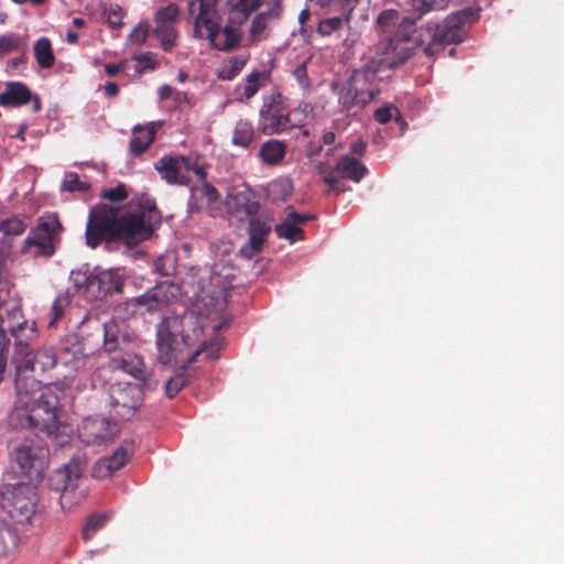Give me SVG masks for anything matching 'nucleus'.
I'll list each match as a JSON object with an SVG mask.
<instances>
[{"label":"nucleus","instance_id":"f257e3e1","mask_svg":"<svg viewBox=\"0 0 564 564\" xmlns=\"http://www.w3.org/2000/svg\"><path fill=\"white\" fill-rule=\"evenodd\" d=\"M477 19L471 9L459 10L449 14L441 23L429 22L415 31V43L423 47L426 56H434L445 45L460 43L465 40V24Z\"/></svg>","mask_w":564,"mask_h":564},{"label":"nucleus","instance_id":"f03ea898","mask_svg":"<svg viewBox=\"0 0 564 564\" xmlns=\"http://www.w3.org/2000/svg\"><path fill=\"white\" fill-rule=\"evenodd\" d=\"M379 72L373 63L367 62L362 67L354 70L345 83H333L332 89L337 95L343 110L348 115H356L379 95Z\"/></svg>","mask_w":564,"mask_h":564},{"label":"nucleus","instance_id":"7ed1b4c3","mask_svg":"<svg viewBox=\"0 0 564 564\" xmlns=\"http://www.w3.org/2000/svg\"><path fill=\"white\" fill-rule=\"evenodd\" d=\"M12 365L14 366V383H26L30 391H41L42 381L37 376L58 365V357L52 348L34 350L28 341L15 340Z\"/></svg>","mask_w":564,"mask_h":564},{"label":"nucleus","instance_id":"20e7f679","mask_svg":"<svg viewBox=\"0 0 564 564\" xmlns=\"http://www.w3.org/2000/svg\"><path fill=\"white\" fill-rule=\"evenodd\" d=\"M202 336L203 327L194 316L184 317L183 322L178 317L163 318L156 330V346L161 361L164 364L171 361L174 351H182V345L185 348L194 347Z\"/></svg>","mask_w":564,"mask_h":564},{"label":"nucleus","instance_id":"39448f33","mask_svg":"<svg viewBox=\"0 0 564 564\" xmlns=\"http://www.w3.org/2000/svg\"><path fill=\"white\" fill-rule=\"evenodd\" d=\"M161 224V214L154 203L140 204L118 214L117 240L130 248L149 239Z\"/></svg>","mask_w":564,"mask_h":564},{"label":"nucleus","instance_id":"423d86ee","mask_svg":"<svg viewBox=\"0 0 564 564\" xmlns=\"http://www.w3.org/2000/svg\"><path fill=\"white\" fill-rule=\"evenodd\" d=\"M26 328L31 335H34V324L31 326L28 325L19 302L11 299L8 291L0 290V383L4 379L8 364L9 341L6 338V334L9 333L15 337L17 340H22L20 338L21 334Z\"/></svg>","mask_w":564,"mask_h":564},{"label":"nucleus","instance_id":"0eeeda50","mask_svg":"<svg viewBox=\"0 0 564 564\" xmlns=\"http://www.w3.org/2000/svg\"><path fill=\"white\" fill-rule=\"evenodd\" d=\"M0 505L18 523H26L35 513L34 488L29 484H7L0 488Z\"/></svg>","mask_w":564,"mask_h":564},{"label":"nucleus","instance_id":"6e6552de","mask_svg":"<svg viewBox=\"0 0 564 564\" xmlns=\"http://www.w3.org/2000/svg\"><path fill=\"white\" fill-rule=\"evenodd\" d=\"M117 227L118 209L106 204L96 205L89 212L86 226L87 246L95 249L104 240H117Z\"/></svg>","mask_w":564,"mask_h":564},{"label":"nucleus","instance_id":"1a4fd4ad","mask_svg":"<svg viewBox=\"0 0 564 564\" xmlns=\"http://www.w3.org/2000/svg\"><path fill=\"white\" fill-rule=\"evenodd\" d=\"M63 226L55 215L41 216L35 227L31 228L24 239L21 252L26 253L30 247L36 248V254L52 257L59 241V232Z\"/></svg>","mask_w":564,"mask_h":564},{"label":"nucleus","instance_id":"9d476101","mask_svg":"<svg viewBox=\"0 0 564 564\" xmlns=\"http://www.w3.org/2000/svg\"><path fill=\"white\" fill-rule=\"evenodd\" d=\"M412 54L413 48L410 45L409 37L393 36L379 41L376 45L375 56L368 62L373 63L375 68L380 73L400 67Z\"/></svg>","mask_w":564,"mask_h":564},{"label":"nucleus","instance_id":"9b49d317","mask_svg":"<svg viewBox=\"0 0 564 564\" xmlns=\"http://www.w3.org/2000/svg\"><path fill=\"white\" fill-rule=\"evenodd\" d=\"M289 102L280 91L273 90L269 96L264 97L263 105L260 109V117L264 121L263 133H280L289 127Z\"/></svg>","mask_w":564,"mask_h":564},{"label":"nucleus","instance_id":"f8f14e48","mask_svg":"<svg viewBox=\"0 0 564 564\" xmlns=\"http://www.w3.org/2000/svg\"><path fill=\"white\" fill-rule=\"evenodd\" d=\"M143 403V390L140 384L117 382L109 388V404L121 419H130Z\"/></svg>","mask_w":564,"mask_h":564},{"label":"nucleus","instance_id":"ddd939ff","mask_svg":"<svg viewBox=\"0 0 564 564\" xmlns=\"http://www.w3.org/2000/svg\"><path fill=\"white\" fill-rule=\"evenodd\" d=\"M48 449L40 437H25L12 452L11 457L21 471L30 475L32 470L40 474L43 469Z\"/></svg>","mask_w":564,"mask_h":564},{"label":"nucleus","instance_id":"4468645a","mask_svg":"<svg viewBox=\"0 0 564 564\" xmlns=\"http://www.w3.org/2000/svg\"><path fill=\"white\" fill-rule=\"evenodd\" d=\"M58 405L57 395L48 388H42L41 392L35 394V398L31 400L35 430L51 434L57 429Z\"/></svg>","mask_w":564,"mask_h":564},{"label":"nucleus","instance_id":"2eb2a0df","mask_svg":"<svg viewBox=\"0 0 564 564\" xmlns=\"http://www.w3.org/2000/svg\"><path fill=\"white\" fill-rule=\"evenodd\" d=\"M82 469L78 463L70 462L63 468L55 469L48 477L51 490L59 492V502L63 509L75 503L72 495L77 489Z\"/></svg>","mask_w":564,"mask_h":564},{"label":"nucleus","instance_id":"dca6fc26","mask_svg":"<svg viewBox=\"0 0 564 564\" xmlns=\"http://www.w3.org/2000/svg\"><path fill=\"white\" fill-rule=\"evenodd\" d=\"M86 283V293L93 299H104L112 293H121L124 286L120 269H110L97 274L82 275Z\"/></svg>","mask_w":564,"mask_h":564},{"label":"nucleus","instance_id":"f3484780","mask_svg":"<svg viewBox=\"0 0 564 564\" xmlns=\"http://www.w3.org/2000/svg\"><path fill=\"white\" fill-rule=\"evenodd\" d=\"M118 432L117 424L104 416L86 417L78 427V437L86 445H102L112 441Z\"/></svg>","mask_w":564,"mask_h":564},{"label":"nucleus","instance_id":"a211bd4d","mask_svg":"<svg viewBox=\"0 0 564 564\" xmlns=\"http://www.w3.org/2000/svg\"><path fill=\"white\" fill-rule=\"evenodd\" d=\"M134 452V441L124 440L110 456L101 457L94 464L91 476L100 480L110 478L130 460Z\"/></svg>","mask_w":564,"mask_h":564},{"label":"nucleus","instance_id":"6ab92c4d","mask_svg":"<svg viewBox=\"0 0 564 564\" xmlns=\"http://www.w3.org/2000/svg\"><path fill=\"white\" fill-rule=\"evenodd\" d=\"M17 391L15 405L10 413V425L13 429H35L34 417L32 415L31 400L40 391H30L26 383L19 381L14 383Z\"/></svg>","mask_w":564,"mask_h":564},{"label":"nucleus","instance_id":"aec40b11","mask_svg":"<svg viewBox=\"0 0 564 564\" xmlns=\"http://www.w3.org/2000/svg\"><path fill=\"white\" fill-rule=\"evenodd\" d=\"M189 164L191 156L163 155L154 163V167L167 184L188 185L191 182L188 175Z\"/></svg>","mask_w":564,"mask_h":564},{"label":"nucleus","instance_id":"412c9836","mask_svg":"<svg viewBox=\"0 0 564 564\" xmlns=\"http://www.w3.org/2000/svg\"><path fill=\"white\" fill-rule=\"evenodd\" d=\"M225 206L227 213L239 220L253 217L260 208L254 193L249 188H234L228 193Z\"/></svg>","mask_w":564,"mask_h":564},{"label":"nucleus","instance_id":"4be33fe9","mask_svg":"<svg viewBox=\"0 0 564 564\" xmlns=\"http://www.w3.org/2000/svg\"><path fill=\"white\" fill-rule=\"evenodd\" d=\"M133 333L124 321L111 319L104 324V348L109 354H120L130 348Z\"/></svg>","mask_w":564,"mask_h":564},{"label":"nucleus","instance_id":"5701e85b","mask_svg":"<svg viewBox=\"0 0 564 564\" xmlns=\"http://www.w3.org/2000/svg\"><path fill=\"white\" fill-rule=\"evenodd\" d=\"M177 288L173 283H159L144 294L132 300L134 305L144 306L148 312L156 311L170 302V295L175 296Z\"/></svg>","mask_w":564,"mask_h":564},{"label":"nucleus","instance_id":"b1692460","mask_svg":"<svg viewBox=\"0 0 564 564\" xmlns=\"http://www.w3.org/2000/svg\"><path fill=\"white\" fill-rule=\"evenodd\" d=\"M110 364L113 369L122 370L137 380L145 381L147 379V369L143 359L139 355L130 351V349L115 354L111 357Z\"/></svg>","mask_w":564,"mask_h":564},{"label":"nucleus","instance_id":"393cba45","mask_svg":"<svg viewBox=\"0 0 564 564\" xmlns=\"http://www.w3.org/2000/svg\"><path fill=\"white\" fill-rule=\"evenodd\" d=\"M161 121H151L145 126L137 124L132 129V138L129 150L134 156L143 154L155 140L158 130L162 127Z\"/></svg>","mask_w":564,"mask_h":564},{"label":"nucleus","instance_id":"a878e982","mask_svg":"<svg viewBox=\"0 0 564 564\" xmlns=\"http://www.w3.org/2000/svg\"><path fill=\"white\" fill-rule=\"evenodd\" d=\"M32 99L31 89L21 82H8L6 89L0 94L1 107H20L30 102Z\"/></svg>","mask_w":564,"mask_h":564},{"label":"nucleus","instance_id":"bb28decb","mask_svg":"<svg viewBox=\"0 0 564 564\" xmlns=\"http://www.w3.org/2000/svg\"><path fill=\"white\" fill-rule=\"evenodd\" d=\"M334 172L339 174L341 178L359 183L368 174V169L358 159L341 155L336 162Z\"/></svg>","mask_w":564,"mask_h":564},{"label":"nucleus","instance_id":"cd10ccee","mask_svg":"<svg viewBox=\"0 0 564 564\" xmlns=\"http://www.w3.org/2000/svg\"><path fill=\"white\" fill-rule=\"evenodd\" d=\"M412 17L402 19L401 28L406 29L421 20L425 14L434 10H442L447 7L449 0H409Z\"/></svg>","mask_w":564,"mask_h":564},{"label":"nucleus","instance_id":"c85d7f7f","mask_svg":"<svg viewBox=\"0 0 564 564\" xmlns=\"http://www.w3.org/2000/svg\"><path fill=\"white\" fill-rule=\"evenodd\" d=\"M58 365L77 371L85 364L86 355L79 341L63 345L56 352Z\"/></svg>","mask_w":564,"mask_h":564},{"label":"nucleus","instance_id":"c756f323","mask_svg":"<svg viewBox=\"0 0 564 564\" xmlns=\"http://www.w3.org/2000/svg\"><path fill=\"white\" fill-rule=\"evenodd\" d=\"M241 34L239 30L227 24L224 29H219L216 34L209 40L212 46L219 51H231L240 44Z\"/></svg>","mask_w":564,"mask_h":564},{"label":"nucleus","instance_id":"7c9ffc66","mask_svg":"<svg viewBox=\"0 0 564 564\" xmlns=\"http://www.w3.org/2000/svg\"><path fill=\"white\" fill-rule=\"evenodd\" d=\"M198 9L199 13L195 19V35L209 41L220 29V25L213 17L207 14V6L204 1L198 2Z\"/></svg>","mask_w":564,"mask_h":564},{"label":"nucleus","instance_id":"2f4dec72","mask_svg":"<svg viewBox=\"0 0 564 564\" xmlns=\"http://www.w3.org/2000/svg\"><path fill=\"white\" fill-rule=\"evenodd\" d=\"M286 150L288 145L284 141L270 139L261 145L259 155L264 164L278 165L283 161Z\"/></svg>","mask_w":564,"mask_h":564},{"label":"nucleus","instance_id":"473e14b6","mask_svg":"<svg viewBox=\"0 0 564 564\" xmlns=\"http://www.w3.org/2000/svg\"><path fill=\"white\" fill-rule=\"evenodd\" d=\"M281 6L280 0L273 1V7L269 11L260 12L257 14L250 25V36L254 40H263L267 37V18L280 15Z\"/></svg>","mask_w":564,"mask_h":564},{"label":"nucleus","instance_id":"72a5a7b5","mask_svg":"<svg viewBox=\"0 0 564 564\" xmlns=\"http://www.w3.org/2000/svg\"><path fill=\"white\" fill-rule=\"evenodd\" d=\"M153 34L164 52H171L177 45L178 32L175 24L155 23Z\"/></svg>","mask_w":564,"mask_h":564},{"label":"nucleus","instance_id":"f704fd0d","mask_svg":"<svg viewBox=\"0 0 564 564\" xmlns=\"http://www.w3.org/2000/svg\"><path fill=\"white\" fill-rule=\"evenodd\" d=\"M293 183L288 177L272 181L267 188V195L273 203L285 202L293 193Z\"/></svg>","mask_w":564,"mask_h":564},{"label":"nucleus","instance_id":"c9c22d12","mask_svg":"<svg viewBox=\"0 0 564 564\" xmlns=\"http://www.w3.org/2000/svg\"><path fill=\"white\" fill-rule=\"evenodd\" d=\"M34 55L41 68H51L55 64L52 43L47 37H41L35 42Z\"/></svg>","mask_w":564,"mask_h":564},{"label":"nucleus","instance_id":"e433bc0d","mask_svg":"<svg viewBox=\"0 0 564 564\" xmlns=\"http://www.w3.org/2000/svg\"><path fill=\"white\" fill-rule=\"evenodd\" d=\"M28 219L26 215H13L6 219H0V231L4 236H20L28 228Z\"/></svg>","mask_w":564,"mask_h":564},{"label":"nucleus","instance_id":"4c0bfd02","mask_svg":"<svg viewBox=\"0 0 564 564\" xmlns=\"http://www.w3.org/2000/svg\"><path fill=\"white\" fill-rule=\"evenodd\" d=\"M263 0H238L230 11V20L237 21L239 24L243 23L249 15L256 11Z\"/></svg>","mask_w":564,"mask_h":564},{"label":"nucleus","instance_id":"58836bf2","mask_svg":"<svg viewBox=\"0 0 564 564\" xmlns=\"http://www.w3.org/2000/svg\"><path fill=\"white\" fill-rule=\"evenodd\" d=\"M254 131L250 121L239 120L232 134V144L247 149L253 141Z\"/></svg>","mask_w":564,"mask_h":564},{"label":"nucleus","instance_id":"ea45409f","mask_svg":"<svg viewBox=\"0 0 564 564\" xmlns=\"http://www.w3.org/2000/svg\"><path fill=\"white\" fill-rule=\"evenodd\" d=\"M274 231L279 238L286 239L290 242L304 239L303 229H301L299 226H295L294 223L288 220L286 218L284 221L275 226Z\"/></svg>","mask_w":564,"mask_h":564},{"label":"nucleus","instance_id":"a19ab883","mask_svg":"<svg viewBox=\"0 0 564 564\" xmlns=\"http://www.w3.org/2000/svg\"><path fill=\"white\" fill-rule=\"evenodd\" d=\"M249 225V240L256 246H263L267 236L270 234L271 227L260 219L251 217Z\"/></svg>","mask_w":564,"mask_h":564},{"label":"nucleus","instance_id":"79ce46f5","mask_svg":"<svg viewBox=\"0 0 564 564\" xmlns=\"http://www.w3.org/2000/svg\"><path fill=\"white\" fill-rule=\"evenodd\" d=\"M221 349L220 344L217 340L214 341H205L203 340L199 346L195 349L192 356L188 358L187 362L193 364L197 360V357L202 354H205L206 359H216L219 357V351Z\"/></svg>","mask_w":564,"mask_h":564},{"label":"nucleus","instance_id":"37998d69","mask_svg":"<svg viewBox=\"0 0 564 564\" xmlns=\"http://www.w3.org/2000/svg\"><path fill=\"white\" fill-rule=\"evenodd\" d=\"M401 23L400 13L395 9L382 10L377 17V24L383 32L391 31L398 24L401 26Z\"/></svg>","mask_w":564,"mask_h":564},{"label":"nucleus","instance_id":"c03bdc74","mask_svg":"<svg viewBox=\"0 0 564 564\" xmlns=\"http://www.w3.org/2000/svg\"><path fill=\"white\" fill-rule=\"evenodd\" d=\"M246 65V58L234 56L228 61V65H224L218 72V77L224 80H232L241 72Z\"/></svg>","mask_w":564,"mask_h":564},{"label":"nucleus","instance_id":"a18cd8bd","mask_svg":"<svg viewBox=\"0 0 564 564\" xmlns=\"http://www.w3.org/2000/svg\"><path fill=\"white\" fill-rule=\"evenodd\" d=\"M155 271L162 276H171L176 272V258L166 253L160 256L154 262Z\"/></svg>","mask_w":564,"mask_h":564},{"label":"nucleus","instance_id":"49530a36","mask_svg":"<svg viewBox=\"0 0 564 564\" xmlns=\"http://www.w3.org/2000/svg\"><path fill=\"white\" fill-rule=\"evenodd\" d=\"M108 520V514L107 513H101V514H91L88 520H87V523L85 525V528L83 529V532H82V535H83V539L85 541H88L91 539V536L99 530L101 529L106 522Z\"/></svg>","mask_w":564,"mask_h":564},{"label":"nucleus","instance_id":"de8ad7c7","mask_svg":"<svg viewBox=\"0 0 564 564\" xmlns=\"http://www.w3.org/2000/svg\"><path fill=\"white\" fill-rule=\"evenodd\" d=\"M90 188L89 183L83 182L75 172H67L64 176L62 191L66 192H87Z\"/></svg>","mask_w":564,"mask_h":564},{"label":"nucleus","instance_id":"09e8293b","mask_svg":"<svg viewBox=\"0 0 564 564\" xmlns=\"http://www.w3.org/2000/svg\"><path fill=\"white\" fill-rule=\"evenodd\" d=\"M15 540V532L8 524L0 521V557L8 554Z\"/></svg>","mask_w":564,"mask_h":564},{"label":"nucleus","instance_id":"8fccbe9b","mask_svg":"<svg viewBox=\"0 0 564 564\" xmlns=\"http://www.w3.org/2000/svg\"><path fill=\"white\" fill-rule=\"evenodd\" d=\"M180 17L178 7L174 3H170L169 6L159 9L155 12L154 22L155 23H167V24H176Z\"/></svg>","mask_w":564,"mask_h":564},{"label":"nucleus","instance_id":"3c124183","mask_svg":"<svg viewBox=\"0 0 564 564\" xmlns=\"http://www.w3.org/2000/svg\"><path fill=\"white\" fill-rule=\"evenodd\" d=\"M188 382V378L183 371L171 377L165 383L166 397L173 399Z\"/></svg>","mask_w":564,"mask_h":564},{"label":"nucleus","instance_id":"603ef678","mask_svg":"<svg viewBox=\"0 0 564 564\" xmlns=\"http://www.w3.org/2000/svg\"><path fill=\"white\" fill-rule=\"evenodd\" d=\"M104 13L109 28L112 30H119L122 28L124 11L119 4H111Z\"/></svg>","mask_w":564,"mask_h":564},{"label":"nucleus","instance_id":"864d4df0","mask_svg":"<svg viewBox=\"0 0 564 564\" xmlns=\"http://www.w3.org/2000/svg\"><path fill=\"white\" fill-rule=\"evenodd\" d=\"M192 195L196 199H205L208 205L217 202L219 197L217 189L207 182L203 183L200 187H194L192 189Z\"/></svg>","mask_w":564,"mask_h":564},{"label":"nucleus","instance_id":"5fc2aeb1","mask_svg":"<svg viewBox=\"0 0 564 564\" xmlns=\"http://www.w3.org/2000/svg\"><path fill=\"white\" fill-rule=\"evenodd\" d=\"M345 22H348V19H344L340 17H334V18L321 20L318 23V26H317V32L322 36H328L334 31L341 29Z\"/></svg>","mask_w":564,"mask_h":564},{"label":"nucleus","instance_id":"6e6d98bb","mask_svg":"<svg viewBox=\"0 0 564 564\" xmlns=\"http://www.w3.org/2000/svg\"><path fill=\"white\" fill-rule=\"evenodd\" d=\"M69 304V299L67 295L59 294L55 297L53 305L50 312V326H53L64 314L65 308Z\"/></svg>","mask_w":564,"mask_h":564},{"label":"nucleus","instance_id":"4d7b16f0","mask_svg":"<svg viewBox=\"0 0 564 564\" xmlns=\"http://www.w3.org/2000/svg\"><path fill=\"white\" fill-rule=\"evenodd\" d=\"M101 199L120 203L128 198V192L124 184H119L115 188L105 189L100 194Z\"/></svg>","mask_w":564,"mask_h":564},{"label":"nucleus","instance_id":"13d9d810","mask_svg":"<svg viewBox=\"0 0 564 564\" xmlns=\"http://www.w3.org/2000/svg\"><path fill=\"white\" fill-rule=\"evenodd\" d=\"M262 76L259 72H252L247 76L246 85L243 86V97L246 99L252 98L260 88V77Z\"/></svg>","mask_w":564,"mask_h":564},{"label":"nucleus","instance_id":"bf43d9fd","mask_svg":"<svg viewBox=\"0 0 564 564\" xmlns=\"http://www.w3.org/2000/svg\"><path fill=\"white\" fill-rule=\"evenodd\" d=\"M150 25L148 22H140L130 33L129 39L132 43L141 45L148 40Z\"/></svg>","mask_w":564,"mask_h":564},{"label":"nucleus","instance_id":"052dcab7","mask_svg":"<svg viewBox=\"0 0 564 564\" xmlns=\"http://www.w3.org/2000/svg\"><path fill=\"white\" fill-rule=\"evenodd\" d=\"M133 59L138 63L139 68L137 70L139 73L144 69H155L158 66L156 62L152 58L151 52H145L134 56Z\"/></svg>","mask_w":564,"mask_h":564},{"label":"nucleus","instance_id":"680f3d73","mask_svg":"<svg viewBox=\"0 0 564 564\" xmlns=\"http://www.w3.org/2000/svg\"><path fill=\"white\" fill-rule=\"evenodd\" d=\"M286 219L294 223L295 226H299L315 219V216L311 214H300L294 210H290L286 215Z\"/></svg>","mask_w":564,"mask_h":564},{"label":"nucleus","instance_id":"e2e57ef3","mask_svg":"<svg viewBox=\"0 0 564 564\" xmlns=\"http://www.w3.org/2000/svg\"><path fill=\"white\" fill-rule=\"evenodd\" d=\"M261 250V246H256L252 243V241L248 240V242L240 248L239 253L241 257L250 260L253 258L254 254L259 253Z\"/></svg>","mask_w":564,"mask_h":564},{"label":"nucleus","instance_id":"0e129e2a","mask_svg":"<svg viewBox=\"0 0 564 564\" xmlns=\"http://www.w3.org/2000/svg\"><path fill=\"white\" fill-rule=\"evenodd\" d=\"M293 75H294V77L296 78V80L299 82L300 85H302V86H306L307 85L308 77H307V69H306V64L305 63L300 64L294 69Z\"/></svg>","mask_w":564,"mask_h":564},{"label":"nucleus","instance_id":"69168bd1","mask_svg":"<svg viewBox=\"0 0 564 564\" xmlns=\"http://www.w3.org/2000/svg\"><path fill=\"white\" fill-rule=\"evenodd\" d=\"M323 181L329 185L330 189L336 191L338 193L344 192L345 188L341 186L339 178L330 172L329 174L323 177Z\"/></svg>","mask_w":564,"mask_h":564},{"label":"nucleus","instance_id":"338daca9","mask_svg":"<svg viewBox=\"0 0 564 564\" xmlns=\"http://www.w3.org/2000/svg\"><path fill=\"white\" fill-rule=\"evenodd\" d=\"M392 118L391 109L389 107H381L375 111V119L381 123H388Z\"/></svg>","mask_w":564,"mask_h":564},{"label":"nucleus","instance_id":"774afa93","mask_svg":"<svg viewBox=\"0 0 564 564\" xmlns=\"http://www.w3.org/2000/svg\"><path fill=\"white\" fill-rule=\"evenodd\" d=\"M191 171H193L203 183L206 182L207 172L205 170V166L198 164L197 161L193 160L192 158H191V164H189V167H188V173Z\"/></svg>","mask_w":564,"mask_h":564}]
</instances>
